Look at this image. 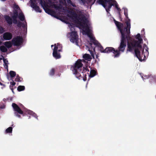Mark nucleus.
<instances>
[{"instance_id":"obj_1","label":"nucleus","mask_w":156,"mask_h":156,"mask_svg":"<svg viewBox=\"0 0 156 156\" xmlns=\"http://www.w3.org/2000/svg\"><path fill=\"white\" fill-rule=\"evenodd\" d=\"M136 38L138 40H133L130 41H128L126 53L128 51L133 53L134 51V55L140 61H142V59L143 55L144 49L142 48L141 45L143 39L141 37L140 34H138L136 36Z\"/></svg>"},{"instance_id":"obj_2","label":"nucleus","mask_w":156,"mask_h":156,"mask_svg":"<svg viewBox=\"0 0 156 156\" xmlns=\"http://www.w3.org/2000/svg\"><path fill=\"white\" fill-rule=\"evenodd\" d=\"M83 66V64L81 62V60H78L74 65L71 66V69L77 78L79 79L83 78V81H85L87 80V75L85 72L86 71L89 72V70L86 68L82 72L81 69Z\"/></svg>"},{"instance_id":"obj_3","label":"nucleus","mask_w":156,"mask_h":156,"mask_svg":"<svg viewBox=\"0 0 156 156\" xmlns=\"http://www.w3.org/2000/svg\"><path fill=\"white\" fill-rule=\"evenodd\" d=\"M120 43L119 46L117 50H116V54L115 56V57H119L121 53L124 52L125 48L126 46L127 41H129L131 40V37L130 36V31H129L127 32L121 34Z\"/></svg>"},{"instance_id":"obj_4","label":"nucleus","mask_w":156,"mask_h":156,"mask_svg":"<svg viewBox=\"0 0 156 156\" xmlns=\"http://www.w3.org/2000/svg\"><path fill=\"white\" fill-rule=\"evenodd\" d=\"M87 34L88 37H90V42L89 43L90 46V48H89L88 51L90 52V53L92 57L94 58V56L93 51H92L93 50L94 51H95V47H93L92 44H93L96 47L98 48V49L101 51V52L103 53V51L104 50L101 44L98 42V41L96 40L95 37H94L91 35L90 33V30L88 26H87L86 27V28L84 31Z\"/></svg>"},{"instance_id":"obj_5","label":"nucleus","mask_w":156,"mask_h":156,"mask_svg":"<svg viewBox=\"0 0 156 156\" xmlns=\"http://www.w3.org/2000/svg\"><path fill=\"white\" fill-rule=\"evenodd\" d=\"M98 3L102 5L105 9L106 11L108 12L112 6L114 5L117 9L119 7L117 2L114 0H98L96 4Z\"/></svg>"},{"instance_id":"obj_6","label":"nucleus","mask_w":156,"mask_h":156,"mask_svg":"<svg viewBox=\"0 0 156 156\" xmlns=\"http://www.w3.org/2000/svg\"><path fill=\"white\" fill-rule=\"evenodd\" d=\"M52 7L55 9L52 10L49 9V15L62 21L61 17L59 16L60 14V12L63 9L62 6L59 4H53Z\"/></svg>"},{"instance_id":"obj_7","label":"nucleus","mask_w":156,"mask_h":156,"mask_svg":"<svg viewBox=\"0 0 156 156\" xmlns=\"http://www.w3.org/2000/svg\"><path fill=\"white\" fill-rule=\"evenodd\" d=\"M52 7L55 9L52 10L49 9V15L62 21L61 17L59 16L60 14V12L63 9L62 6L59 4H53Z\"/></svg>"},{"instance_id":"obj_8","label":"nucleus","mask_w":156,"mask_h":156,"mask_svg":"<svg viewBox=\"0 0 156 156\" xmlns=\"http://www.w3.org/2000/svg\"><path fill=\"white\" fill-rule=\"evenodd\" d=\"M129 22L126 21V26H124L122 23H121L115 20H114V22L118 29L120 31V33L126 32L127 31H130L131 28V24L130 23V20H128Z\"/></svg>"},{"instance_id":"obj_9","label":"nucleus","mask_w":156,"mask_h":156,"mask_svg":"<svg viewBox=\"0 0 156 156\" xmlns=\"http://www.w3.org/2000/svg\"><path fill=\"white\" fill-rule=\"evenodd\" d=\"M74 17L75 19L77 20V23L80 27L83 28H85L84 30H83V32L85 33L86 34H87L84 31L86 28V27L87 25V24L86 23L87 20L85 16L82 15L81 16H78L77 14L76 13H74L73 14Z\"/></svg>"},{"instance_id":"obj_10","label":"nucleus","mask_w":156,"mask_h":156,"mask_svg":"<svg viewBox=\"0 0 156 156\" xmlns=\"http://www.w3.org/2000/svg\"><path fill=\"white\" fill-rule=\"evenodd\" d=\"M14 10L15 11L14 12V14L12 16L13 23H17L16 19L18 17L21 20L23 21L25 19L24 16L17 5L14 6Z\"/></svg>"},{"instance_id":"obj_11","label":"nucleus","mask_w":156,"mask_h":156,"mask_svg":"<svg viewBox=\"0 0 156 156\" xmlns=\"http://www.w3.org/2000/svg\"><path fill=\"white\" fill-rule=\"evenodd\" d=\"M70 41L73 43H75L76 44L78 45L79 41V37L77 32L76 31H72L70 34Z\"/></svg>"},{"instance_id":"obj_12","label":"nucleus","mask_w":156,"mask_h":156,"mask_svg":"<svg viewBox=\"0 0 156 156\" xmlns=\"http://www.w3.org/2000/svg\"><path fill=\"white\" fill-rule=\"evenodd\" d=\"M61 51V49H58V47L55 44L53 49V56L56 59L60 58H61V55L59 52Z\"/></svg>"},{"instance_id":"obj_13","label":"nucleus","mask_w":156,"mask_h":156,"mask_svg":"<svg viewBox=\"0 0 156 156\" xmlns=\"http://www.w3.org/2000/svg\"><path fill=\"white\" fill-rule=\"evenodd\" d=\"M22 38L20 37H17L13 38L12 40V44L16 46H19L22 43Z\"/></svg>"},{"instance_id":"obj_14","label":"nucleus","mask_w":156,"mask_h":156,"mask_svg":"<svg viewBox=\"0 0 156 156\" xmlns=\"http://www.w3.org/2000/svg\"><path fill=\"white\" fill-rule=\"evenodd\" d=\"M104 53H110V52H113L114 55V57L116 54V50L113 48L112 47H107L105 48L104 51H103Z\"/></svg>"},{"instance_id":"obj_15","label":"nucleus","mask_w":156,"mask_h":156,"mask_svg":"<svg viewBox=\"0 0 156 156\" xmlns=\"http://www.w3.org/2000/svg\"><path fill=\"white\" fill-rule=\"evenodd\" d=\"M30 3L31 7L34 9L37 12H41V10L36 5L35 0H30Z\"/></svg>"},{"instance_id":"obj_16","label":"nucleus","mask_w":156,"mask_h":156,"mask_svg":"<svg viewBox=\"0 0 156 156\" xmlns=\"http://www.w3.org/2000/svg\"><path fill=\"white\" fill-rule=\"evenodd\" d=\"M12 37V34L9 32H6L3 34V39L5 40H10Z\"/></svg>"},{"instance_id":"obj_17","label":"nucleus","mask_w":156,"mask_h":156,"mask_svg":"<svg viewBox=\"0 0 156 156\" xmlns=\"http://www.w3.org/2000/svg\"><path fill=\"white\" fill-rule=\"evenodd\" d=\"M41 4L45 12L49 14V7L48 3H46L45 2H43L42 1L41 2Z\"/></svg>"},{"instance_id":"obj_18","label":"nucleus","mask_w":156,"mask_h":156,"mask_svg":"<svg viewBox=\"0 0 156 156\" xmlns=\"http://www.w3.org/2000/svg\"><path fill=\"white\" fill-rule=\"evenodd\" d=\"M96 0H82V1L84 4L87 5H92L95 2Z\"/></svg>"},{"instance_id":"obj_19","label":"nucleus","mask_w":156,"mask_h":156,"mask_svg":"<svg viewBox=\"0 0 156 156\" xmlns=\"http://www.w3.org/2000/svg\"><path fill=\"white\" fill-rule=\"evenodd\" d=\"M12 106L15 111H17L20 114H23V112L16 104L13 103L12 105Z\"/></svg>"},{"instance_id":"obj_20","label":"nucleus","mask_w":156,"mask_h":156,"mask_svg":"<svg viewBox=\"0 0 156 156\" xmlns=\"http://www.w3.org/2000/svg\"><path fill=\"white\" fill-rule=\"evenodd\" d=\"M123 9H124V14L126 18V19H125V23H126V21L129 22L128 20H129L130 21V20L128 17V9L126 8H123Z\"/></svg>"},{"instance_id":"obj_21","label":"nucleus","mask_w":156,"mask_h":156,"mask_svg":"<svg viewBox=\"0 0 156 156\" xmlns=\"http://www.w3.org/2000/svg\"><path fill=\"white\" fill-rule=\"evenodd\" d=\"M96 71L93 69L91 70L90 72L89 77L91 78L94 77L96 75Z\"/></svg>"},{"instance_id":"obj_22","label":"nucleus","mask_w":156,"mask_h":156,"mask_svg":"<svg viewBox=\"0 0 156 156\" xmlns=\"http://www.w3.org/2000/svg\"><path fill=\"white\" fill-rule=\"evenodd\" d=\"M83 58L86 60L89 61L91 59V58L90 55L87 54H85L83 56Z\"/></svg>"},{"instance_id":"obj_23","label":"nucleus","mask_w":156,"mask_h":156,"mask_svg":"<svg viewBox=\"0 0 156 156\" xmlns=\"http://www.w3.org/2000/svg\"><path fill=\"white\" fill-rule=\"evenodd\" d=\"M5 18L7 22L9 24H11L12 23V21L9 16H5Z\"/></svg>"},{"instance_id":"obj_24","label":"nucleus","mask_w":156,"mask_h":156,"mask_svg":"<svg viewBox=\"0 0 156 156\" xmlns=\"http://www.w3.org/2000/svg\"><path fill=\"white\" fill-rule=\"evenodd\" d=\"M4 45L7 48H9L12 46V43L10 41H6L5 42Z\"/></svg>"},{"instance_id":"obj_25","label":"nucleus","mask_w":156,"mask_h":156,"mask_svg":"<svg viewBox=\"0 0 156 156\" xmlns=\"http://www.w3.org/2000/svg\"><path fill=\"white\" fill-rule=\"evenodd\" d=\"M0 50L1 51H2L3 52H6L7 49L4 46H2L0 47Z\"/></svg>"},{"instance_id":"obj_26","label":"nucleus","mask_w":156,"mask_h":156,"mask_svg":"<svg viewBox=\"0 0 156 156\" xmlns=\"http://www.w3.org/2000/svg\"><path fill=\"white\" fill-rule=\"evenodd\" d=\"M3 61L5 67V68L7 69L8 67V61L6 59H4Z\"/></svg>"},{"instance_id":"obj_27","label":"nucleus","mask_w":156,"mask_h":156,"mask_svg":"<svg viewBox=\"0 0 156 156\" xmlns=\"http://www.w3.org/2000/svg\"><path fill=\"white\" fill-rule=\"evenodd\" d=\"M55 68H52L50 70V75L51 76H53L55 73Z\"/></svg>"},{"instance_id":"obj_28","label":"nucleus","mask_w":156,"mask_h":156,"mask_svg":"<svg viewBox=\"0 0 156 156\" xmlns=\"http://www.w3.org/2000/svg\"><path fill=\"white\" fill-rule=\"evenodd\" d=\"M9 74L11 77L12 78L14 77L16 75V73L15 72L12 71H10L9 72Z\"/></svg>"},{"instance_id":"obj_29","label":"nucleus","mask_w":156,"mask_h":156,"mask_svg":"<svg viewBox=\"0 0 156 156\" xmlns=\"http://www.w3.org/2000/svg\"><path fill=\"white\" fill-rule=\"evenodd\" d=\"M24 86H19L17 88V90L19 91H21L24 90Z\"/></svg>"},{"instance_id":"obj_30","label":"nucleus","mask_w":156,"mask_h":156,"mask_svg":"<svg viewBox=\"0 0 156 156\" xmlns=\"http://www.w3.org/2000/svg\"><path fill=\"white\" fill-rule=\"evenodd\" d=\"M12 127H9L5 130L6 133H11L12 132Z\"/></svg>"},{"instance_id":"obj_31","label":"nucleus","mask_w":156,"mask_h":156,"mask_svg":"<svg viewBox=\"0 0 156 156\" xmlns=\"http://www.w3.org/2000/svg\"><path fill=\"white\" fill-rule=\"evenodd\" d=\"M60 0V2L63 5H66V0Z\"/></svg>"},{"instance_id":"obj_32","label":"nucleus","mask_w":156,"mask_h":156,"mask_svg":"<svg viewBox=\"0 0 156 156\" xmlns=\"http://www.w3.org/2000/svg\"><path fill=\"white\" fill-rule=\"evenodd\" d=\"M21 79L19 76H17L15 79V80L17 81H21Z\"/></svg>"},{"instance_id":"obj_33","label":"nucleus","mask_w":156,"mask_h":156,"mask_svg":"<svg viewBox=\"0 0 156 156\" xmlns=\"http://www.w3.org/2000/svg\"><path fill=\"white\" fill-rule=\"evenodd\" d=\"M144 47L145 48H146L145 49L146 51H147L148 53V47H147V46L145 44H144Z\"/></svg>"},{"instance_id":"obj_34","label":"nucleus","mask_w":156,"mask_h":156,"mask_svg":"<svg viewBox=\"0 0 156 156\" xmlns=\"http://www.w3.org/2000/svg\"><path fill=\"white\" fill-rule=\"evenodd\" d=\"M66 2H67L68 4H71L72 2L71 0H66Z\"/></svg>"},{"instance_id":"obj_35","label":"nucleus","mask_w":156,"mask_h":156,"mask_svg":"<svg viewBox=\"0 0 156 156\" xmlns=\"http://www.w3.org/2000/svg\"><path fill=\"white\" fill-rule=\"evenodd\" d=\"M3 31V29L2 27H0V33H2Z\"/></svg>"},{"instance_id":"obj_36","label":"nucleus","mask_w":156,"mask_h":156,"mask_svg":"<svg viewBox=\"0 0 156 156\" xmlns=\"http://www.w3.org/2000/svg\"><path fill=\"white\" fill-rule=\"evenodd\" d=\"M29 114L34 115L35 116V114L34 113H33V112L31 111H29Z\"/></svg>"},{"instance_id":"obj_37","label":"nucleus","mask_w":156,"mask_h":156,"mask_svg":"<svg viewBox=\"0 0 156 156\" xmlns=\"http://www.w3.org/2000/svg\"><path fill=\"white\" fill-rule=\"evenodd\" d=\"M10 83H11V84H12L13 86H14L15 84V82H10Z\"/></svg>"},{"instance_id":"obj_38","label":"nucleus","mask_w":156,"mask_h":156,"mask_svg":"<svg viewBox=\"0 0 156 156\" xmlns=\"http://www.w3.org/2000/svg\"><path fill=\"white\" fill-rule=\"evenodd\" d=\"M73 7H76V5H75L74 4H73V3H71V4H70Z\"/></svg>"},{"instance_id":"obj_39","label":"nucleus","mask_w":156,"mask_h":156,"mask_svg":"<svg viewBox=\"0 0 156 156\" xmlns=\"http://www.w3.org/2000/svg\"><path fill=\"white\" fill-rule=\"evenodd\" d=\"M7 78L9 80H12L11 78H10L9 76H7Z\"/></svg>"},{"instance_id":"obj_40","label":"nucleus","mask_w":156,"mask_h":156,"mask_svg":"<svg viewBox=\"0 0 156 156\" xmlns=\"http://www.w3.org/2000/svg\"><path fill=\"white\" fill-rule=\"evenodd\" d=\"M147 76H145L147 77V78H149V77L151 78V77H152V76L151 75L149 76H148V77H147Z\"/></svg>"},{"instance_id":"obj_41","label":"nucleus","mask_w":156,"mask_h":156,"mask_svg":"<svg viewBox=\"0 0 156 156\" xmlns=\"http://www.w3.org/2000/svg\"><path fill=\"white\" fill-rule=\"evenodd\" d=\"M117 10H118V12L119 11H121V9H120L119 7L118 8H117Z\"/></svg>"},{"instance_id":"obj_42","label":"nucleus","mask_w":156,"mask_h":156,"mask_svg":"<svg viewBox=\"0 0 156 156\" xmlns=\"http://www.w3.org/2000/svg\"><path fill=\"white\" fill-rule=\"evenodd\" d=\"M121 11H118V14L119 15H120H120H121V13H120V12H121Z\"/></svg>"},{"instance_id":"obj_43","label":"nucleus","mask_w":156,"mask_h":156,"mask_svg":"<svg viewBox=\"0 0 156 156\" xmlns=\"http://www.w3.org/2000/svg\"><path fill=\"white\" fill-rule=\"evenodd\" d=\"M119 18L121 19V21H122V17H121V15H120V16L119 15Z\"/></svg>"},{"instance_id":"obj_44","label":"nucleus","mask_w":156,"mask_h":156,"mask_svg":"<svg viewBox=\"0 0 156 156\" xmlns=\"http://www.w3.org/2000/svg\"><path fill=\"white\" fill-rule=\"evenodd\" d=\"M49 8H50V4L51 3V0H49Z\"/></svg>"},{"instance_id":"obj_45","label":"nucleus","mask_w":156,"mask_h":156,"mask_svg":"<svg viewBox=\"0 0 156 156\" xmlns=\"http://www.w3.org/2000/svg\"><path fill=\"white\" fill-rule=\"evenodd\" d=\"M96 58L98 59V56L97 55H96Z\"/></svg>"},{"instance_id":"obj_46","label":"nucleus","mask_w":156,"mask_h":156,"mask_svg":"<svg viewBox=\"0 0 156 156\" xmlns=\"http://www.w3.org/2000/svg\"><path fill=\"white\" fill-rule=\"evenodd\" d=\"M17 116H18V117H20V116H19V115H17Z\"/></svg>"},{"instance_id":"obj_47","label":"nucleus","mask_w":156,"mask_h":156,"mask_svg":"<svg viewBox=\"0 0 156 156\" xmlns=\"http://www.w3.org/2000/svg\"><path fill=\"white\" fill-rule=\"evenodd\" d=\"M2 42L0 41V44H1Z\"/></svg>"},{"instance_id":"obj_48","label":"nucleus","mask_w":156,"mask_h":156,"mask_svg":"<svg viewBox=\"0 0 156 156\" xmlns=\"http://www.w3.org/2000/svg\"><path fill=\"white\" fill-rule=\"evenodd\" d=\"M53 45H51V47H52H52H53Z\"/></svg>"},{"instance_id":"obj_49","label":"nucleus","mask_w":156,"mask_h":156,"mask_svg":"<svg viewBox=\"0 0 156 156\" xmlns=\"http://www.w3.org/2000/svg\"><path fill=\"white\" fill-rule=\"evenodd\" d=\"M144 55V58L145 57V55Z\"/></svg>"}]
</instances>
